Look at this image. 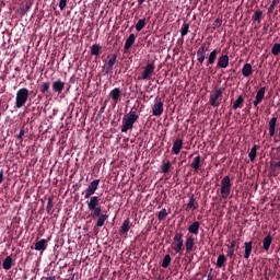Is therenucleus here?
<instances>
[{"mask_svg": "<svg viewBox=\"0 0 280 280\" xmlns=\"http://www.w3.org/2000/svg\"><path fill=\"white\" fill-rule=\"evenodd\" d=\"M172 248L174 249L175 254H183L185 252L184 234L182 232L175 233Z\"/></svg>", "mask_w": 280, "mask_h": 280, "instance_id": "obj_3", "label": "nucleus"}, {"mask_svg": "<svg viewBox=\"0 0 280 280\" xmlns=\"http://www.w3.org/2000/svg\"><path fill=\"white\" fill-rule=\"evenodd\" d=\"M280 54V44H273L271 47V55L278 56Z\"/></svg>", "mask_w": 280, "mask_h": 280, "instance_id": "obj_41", "label": "nucleus"}, {"mask_svg": "<svg viewBox=\"0 0 280 280\" xmlns=\"http://www.w3.org/2000/svg\"><path fill=\"white\" fill-rule=\"evenodd\" d=\"M189 33V24L185 23L182 27L180 34L185 37Z\"/></svg>", "mask_w": 280, "mask_h": 280, "instance_id": "obj_43", "label": "nucleus"}, {"mask_svg": "<svg viewBox=\"0 0 280 280\" xmlns=\"http://www.w3.org/2000/svg\"><path fill=\"white\" fill-rule=\"evenodd\" d=\"M199 205L196 203L195 195L191 194L186 210L189 211L190 209H197Z\"/></svg>", "mask_w": 280, "mask_h": 280, "instance_id": "obj_25", "label": "nucleus"}, {"mask_svg": "<svg viewBox=\"0 0 280 280\" xmlns=\"http://www.w3.org/2000/svg\"><path fill=\"white\" fill-rule=\"evenodd\" d=\"M271 244H272V236L271 235H267L265 237V240H262V249L268 252Z\"/></svg>", "mask_w": 280, "mask_h": 280, "instance_id": "obj_27", "label": "nucleus"}, {"mask_svg": "<svg viewBox=\"0 0 280 280\" xmlns=\"http://www.w3.org/2000/svg\"><path fill=\"white\" fill-rule=\"evenodd\" d=\"M276 159L278 161L273 163V172L280 171V147L276 149Z\"/></svg>", "mask_w": 280, "mask_h": 280, "instance_id": "obj_31", "label": "nucleus"}, {"mask_svg": "<svg viewBox=\"0 0 280 280\" xmlns=\"http://www.w3.org/2000/svg\"><path fill=\"white\" fill-rule=\"evenodd\" d=\"M230 65V57L228 55H222L218 60V68L225 69Z\"/></svg>", "mask_w": 280, "mask_h": 280, "instance_id": "obj_14", "label": "nucleus"}, {"mask_svg": "<svg viewBox=\"0 0 280 280\" xmlns=\"http://www.w3.org/2000/svg\"><path fill=\"white\" fill-rule=\"evenodd\" d=\"M279 137H280V132H279Z\"/></svg>", "mask_w": 280, "mask_h": 280, "instance_id": "obj_60", "label": "nucleus"}, {"mask_svg": "<svg viewBox=\"0 0 280 280\" xmlns=\"http://www.w3.org/2000/svg\"><path fill=\"white\" fill-rule=\"evenodd\" d=\"M154 70H155L154 62H149L144 68V71L142 72V75L139 78V80H142V81L150 80Z\"/></svg>", "mask_w": 280, "mask_h": 280, "instance_id": "obj_8", "label": "nucleus"}, {"mask_svg": "<svg viewBox=\"0 0 280 280\" xmlns=\"http://www.w3.org/2000/svg\"><path fill=\"white\" fill-rule=\"evenodd\" d=\"M98 185H100V179H95L92 183H90L89 187L85 190L84 198L90 199L91 197H93L95 191L98 189Z\"/></svg>", "mask_w": 280, "mask_h": 280, "instance_id": "obj_9", "label": "nucleus"}, {"mask_svg": "<svg viewBox=\"0 0 280 280\" xmlns=\"http://www.w3.org/2000/svg\"><path fill=\"white\" fill-rule=\"evenodd\" d=\"M166 217H167V211H166V209L164 208V209H162V210L159 212L158 219H159L160 221H164V220L166 219Z\"/></svg>", "mask_w": 280, "mask_h": 280, "instance_id": "obj_42", "label": "nucleus"}, {"mask_svg": "<svg viewBox=\"0 0 280 280\" xmlns=\"http://www.w3.org/2000/svg\"><path fill=\"white\" fill-rule=\"evenodd\" d=\"M139 115L137 112L131 110L122 118L121 132L127 133L129 130L133 129V125L138 121Z\"/></svg>", "mask_w": 280, "mask_h": 280, "instance_id": "obj_1", "label": "nucleus"}, {"mask_svg": "<svg viewBox=\"0 0 280 280\" xmlns=\"http://www.w3.org/2000/svg\"><path fill=\"white\" fill-rule=\"evenodd\" d=\"M13 265L14 264H13L12 256H8L2 262V268L8 271L12 268Z\"/></svg>", "mask_w": 280, "mask_h": 280, "instance_id": "obj_24", "label": "nucleus"}, {"mask_svg": "<svg viewBox=\"0 0 280 280\" xmlns=\"http://www.w3.org/2000/svg\"><path fill=\"white\" fill-rule=\"evenodd\" d=\"M226 257L224 254L220 255L219 258H218V261H217V266L219 268H222L224 266V264L226 262Z\"/></svg>", "mask_w": 280, "mask_h": 280, "instance_id": "obj_36", "label": "nucleus"}, {"mask_svg": "<svg viewBox=\"0 0 280 280\" xmlns=\"http://www.w3.org/2000/svg\"><path fill=\"white\" fill-rule=\"evenodd\" d=\"M25 131H24V127L20 130V133L18 136L19 139H22L24 136Z\"/></svg>", "mask_w": 280, "mask_h": 280, "instance_id": "obj_49", "label": "nucleus"}, {"mask_svg": "<svg viewBox=\"0 0 280 280\" xmlns=\"http://www.w3.org/2000/svg\"><path fill=\"white\" fill-rule=\"evenodd\" d=\"M28 90L23 88V89H20L18 92H16V97H15V107L16 108H22L27 100H28Z\"/></svg>", "mask_w": 280, "mask_h": 280, "instance_id": "obj_4", "label": "nucleus"}, {"mask_svg": "<svg viewBox=\"0 0 280 280\" xmlns=\"http://www.w3.org/2000/svg\"><path fill=\"white\" fill-rule=\"evenodd\" d=\"M275 8H276V7H275L273 4L269 5V9H268V11H267V14H271V13L273 12Z\"/></svg>", "mask_w": 280, "mask_h": 280, "instance_id": "obj_48", "label": "nucleus"}, {"mask_svg": "<svg viewBox=\"0 0 280 280\" xmlns=\"http://www.w3.org/2000/svg\"><path fill=\"white\" fill-rule=\"evenodd\" d=\"M259 149L258 145L252 147V151H249V161H255L257 156V150Z\"/></svg>", "mask_w": 280, "mask_h": 280, "instance_id": "obj_35", "label": "nucleus"}, {"mask_svg": "<svg viewBox=\"0 0 280 280\" xmlns=\"http://www.w3.org/2000/svg\"><path fill=\"white\" fill-rule=\"evenodd\" d=\"M192 280H200V279H192Z\"/></svg>", "mask_w": 280, "mask_h": 280, "instance_id": "obj_59", "label": "nucleus"}, {"mask_svg": "<svg viewBox=\"0 0 280 280\" xmlns=\"http://www.w3.org/2000/svg\"><path fill=\"white\" fill-rule=\"evenodd\" d=\"M171 261H172V257L168 254L165 255L163 262H162V267L167 268L171 265Z\"/></svg>", "mask_w": 280, "mask_h": 280, "instance_id": "obj_39", "label": "nucleus"}, {"mask_svg": "<svg viewBox=\"0 0 280 280\" xmlns=\"http://www.w3.org/2000/svg\"><path fill=\"white\" fill-rule=\"evenodd\" d=\"M101 46L95 44L91 47V55L92 56H98L100 55V51H101Z\"/></svg>", "mask_w": 280, "mask_h": 280, "instance_id": "obj_37", "label": "nucleus"}, {"mask_svg": "<svg viewBox=\"0 0 280 280\" xmlns=\"http://www.w3.org/2000/svg\"><path fill=\"white\" fill-rule=\"evenodd\" d=\"M195 237L192 235H187L186 236V242L184 244L186 253L189 254L194 250V246H195Z\"/></svg>", "mask_w": 280, "mask_h": 280, "instance_id": "obj_11", "label": "nucleus"}, {"mask_svg": "<svg viewBox=\"0 0 280 280\" xmlns=\"http://www.w3.org/2000/svg\"><path fill=\"white\" fill-rule=\"evenodd\" d=\"M207 2H208V0H205V2H203V3L206 4Z\"/></svg>", "mask_w": 280, "mask_h": 280, "instance_id": "obj_57", "label": "nucleus"}, {"mask_svg": "<svg viewBox=\"0 0 280 280\" xmlns=\"http://www.w3.org/2000/svg\"><path fill=\"white\" fill-rule=\"evenodd\" d=\"M261 16H262V11H260V9H257L256 11H254V15H252V20H254V22H261Z\"/></svg>", "mask_w": 280, "mask_h": 280, "instance_id": "obj_32", "label": "nucleus"}, {"mask_svg": "<svg viewBox=\"0 0 280 280\" xmlns=\"http://www.w3.org/2000/svg\"><path fill=\"white\" fill-rule=\"evenodd\" d=\"M26 9L28 10V9H30V5H27Z\"/></svg>", "mask_w": 280, "mask_h": 280, "instance_id": "obj_58", "label": "nucleus"}, {"mask_svg": "<svg viewBox=\"0 0 280 280\" xmlns=\"http://www.w3.org/2000/svg\"><path fill=\"white\" fill-rule=\"evenodd\" d=\"M67 7V0H60L59 2V8L61 11H63Z\"/></svg>", "mask_w": 280, "mask_h": 280, "instance_id": "obj_47", "label": "nucleus"}, {"mask_svg": "<svg viewBox=\"0 0 280 280\" xmlns=\"http://www.w3.org/2000/svg\"><path fill=\"white\" fill-rule=\"evenodd\" d=\"M46 280H56L55 277H47Z\"/></svg>", "mask_w": 280, "mask_h": 280, "instance_id": "obj_53", "label": "nucleus"}, {"mask_svg": "<svg viewBox=\"0 0 280 280\" xmlns=\"http://www.w3.org/2000/svg\"><path fill=\"white\" fill-rule=\"evenodd\" d=\"M107 60L108 61L106 62V65L103 68L105 75L109 74L113 71L114 66L117 61V56L115 54L108 55Z\"/></svg>", "mask_w": 280, "mask_h": 280, "instance_id": "obj_7", "label": "nucleus"}, {"mask_svg": "<svg viewBox=\"0 0 280 280\" xmlns=\"http://www.w3.org/2000/svg\"><path fill=\"white\" fill-rule=\"evenodd\" d=\"M145 26V19L139 20V22L136 25L137 32H141Z\"/></svg>", "mask_w": 280, "mask_h": 280, "instance_id": "obj_40", "label": "nucleus"}, {"mask_svg": "<svg viewBox=\"0 0 280 280\" xmlns=\"http://www.w3.org/2000/svg\"><path fill=\"white\" fill-rule=\"evenodd\" d=\"M166 280H173V279H172V277L168 276V277L166 278Z\"/></svg>", "mask_w": 280, "mask_h": 280, "instance_id": "obj_54", "label": "nucleus"}, {"mask_svg": "<svg viewBox=\"0 0 280 280\" xmlns=\"http://www.w3.org/2000/svg\"><path fill=\"white\" fill-rule=\"evenodd\" d=\"M50 83L49 82H44L40 85V93L46 94L49 92Z\"/></svg>", "mask_w": 280, "mask_h": 280, "instance_id": "obj_38", "label": "nucleus"}, {"mask_svg": "<svg viewBox=\"0 0 280 280\" xmlns=\"http://www.w3.org/2000/svg\"><path fill=\"white\" fill-rule=\"evenodd\" d=\"M131 226H132V223L130 222V220L129 219L125 220L121 228H120L119 234L120 235H127V233L129 232Z\"/></svg>", "mask_w": 280, "mask_h": 280, "instance_id": "obj_19", "label": "nucleus"}, {"mask_svg": "<svg viewBox=\"0 0 280 280\" xmlns=\"http://www.w3.org/2000/svg\"><path fill=\"white\" fill-rule=\"evenodd\" d=\"M213 279V277H212V273L210 272L209 275H208V280H212Z\"/></svg>", "mask_w": 280, "mask_h": 280, "instance_id": "obj_52", "label": "nucleus"}, {"mask_svg": "<svg viewBox=\"0 0 280 280\" xmlns=\"http://www.w3.org/2000/svg\"><path fill=\"white\" fill-rule=\"evenodd\" d=\"M223 93H224V89H215L214 91H212L210 95L209 104L212 107H219L221 105Z\"/></svg>", "mask_w": 280, "mask_h": 280, "instance_id": "obj_5", "label": "nucleus"}, {"mask_svg": "<svg viewBox=\"0 0 280 280\" xmlns=\"http://www.w3.org/2000/svg\"><path fill=\"white\" fill-rule=\"evenodd\" d=\"M52 207H54L52 201H51L50 198H48V203H47L46 210H47V212H48L49 214L52 213V211H51Z\"/></svg>", "mask_w": 280, "mask_h": 280, "instance_id": "obj_45", "label": "nucleus"}, {"mask_svg": "<svg viewBox=\"0 0 280 280\" xmlns=\"http://www.w3.org/2000/svg\"><path fill=\"white\" fill-rule=\"evenodd\" d=\"M110 98L115 102V104L118 103L119 97L121 96V91L119 88L114 89L110 94Z\"/></svg>", "mask_w": 280, "mask_h": 280, "instance_id": "obj_22", "label": "nucleus"}, {"mask_svg": "<svg viewBox=\"0 0 280 280\" xmlns=\"http://www.w3.org/2000/svg\"><path fill=\"white\" fill-rule=\"evenodd\" d=\"M183 140L182 139H177L175 142H174V145H173V152L177 155L180 153V150L183 148Z\"/></svg>", "mask_w": 280, "mask_h": 280, "instance_id": "obj_26", "label": "nucleus"}, {"mask_svg": "<svg viewBox=\"0 0 280 280\" xmlns=\"http://www.w3.org/2000/svg\"><path fill=\"white\" fill-rule=\"evenodd\" d=\"M92 218L97 219L96 226L102 228L105 224V221L109 218V215L100 212V215H92Z\"/></svg>", "mask_w": 280, "mask_h": 280, "instance_id": "obj_15", "label": "nucleus"}, {"mask_svg": "<svg viewBox=\"0 0 280 280\" xmlns=\"http://www.w3.org/2000/svg\"><path fill=\"white\" fill-rule=\"evenodd\" d=\"M279 2H280L279 0H272L271 5L276 7L279 4Z\"/></svg>", "mask_w": 280, "mask_h": 280, "instance_id": "obj_51", "label": "nucleus"}, {"mask_svg": "<svg viewBox=\"0 0 280 280\" xmlns=\"http://www.w3.org/2000/svg\"><path fill=\"white\" fill-rule=\"evenodd\" d=\"M232 189V183L230 176H225L221 182V195L223 199L229 198Z\"/></svg>", "mask_w": 280, "mask_h": 280, "instance_id": "obj_6", "label": "nucleus"}, {"mask_svg": "<svg viewBox=\"0 0 280 280\" xmlns=\"http://www.w3.org/2000/svg\"><path fill=\"white\" fill-rule=\"evenodd\" d=\"M66 83L62 82L61 80H57L52 83V91L55 93L61 94L62 91L65 90Z\"/></svg>", "mask_w": 280, "mask_h": 280, "instance_id": "obj_16", "label": "nucleus"}, {"mask_svg": "<svg viewBox=\"0 0 280 280\" xmlns=\"http://www.w3.org/2000/svg\"><path fill=\"white\" fill-rule=\"evenodd\" d=\"M135 42H136V36L131 34L126 40V44L124 47L125 54L129 51V49L133 46Z\"/></svg>", "mask_w": 280, "mask_h": 280, "instance_id": "obj_21", "label": "nucleus"}, {"mask_svg": "<svg viewBox=\"0 0 280 280\" xmlns=\"http://www.w3.org/2000/svg\"><path fill=\"white\" fill-rule=\"evenodd\" d=\"M70 280H74V275L71 277V279Z\"/></svg>", "mask_w": 280, "mask_h": 280, "instance_id": "obj_56", "label": "nucleus"}, {"mask_svg": "<svg viewBox=\"0 0 280 280\" xmlns=\"http://www.w3.org/2000/svg\"><path fill=\"white\" fill-rule=\"evenodd\" d=\"M277 121H278L277 117H273L271 118V120H269V137H275Z\"/></svg>", "mask_w": 280, "mask_h": 280, "instance_id": "obj_20", "label": "nucleus"}, {"mask_svg": "<svg viewBox=\"0 0 280 280\" xmlns=\"http://www.w3.org/2000/svg\"><path fill=\"white\" fill-rule=\"evenodd\" d=\"M3 179H4L3 172H2V171H0V185H1V183L3 182Z\"/></svg>", "mask_w": 280, "mask_h": 280, "instance_id": "obj_50", "label": "nucleus"}, {"mask_svg": "<svg viewBox=\"0 0 280 280\" xmlns=\"http://www.w3.org/2000/svg\"><path fill=\"white\" fill-rule=\"evenodd\" d=\"M242 73L245 78H248L249 75L253 74V67L249 63H245L243 67Z\"/></svg>", "mask_w": 280, "mask_h": 280, "instance_id": "obj_30", "label": "nucleus"}, {"mask_svg": "<svg viewBox=\"0 0 280 280\" xmlns=\"http://www.w3.org/2000/svg\"><path fill=\"white\" fill-rule=\"evenodd\" d=\"M209 45L207 44H202L199 48V50L197 51V58H198V62L202 66L205 60H206V56L207 52L210 50L209 49Z\"/></svg>", "mask_w": 280, "mask_h": 280, "instance_id": "obj_10", "label": "nucleus"}, {"mask_svg": "<svg viewBox=\"0 0 280 280\" xmlns=\"http://www.w3.org/2000/svg\"><path fill=\"white\" fill-rule=\"evenodd\" d=\"M164 112V105L161 101L156 102L152 107L153 116H161Z\"/></svg>", "mask_w": 280, "mask_h": 280, "instance_id": "obj_13", "label": "nucleus"}, {"mask_svg": "<svg viewBox=\"0 0 280 280\" xmlns=\"http://www.w3.org/2000/svg\"><path fill=\"white\" fill-rule=\"evenodd\" d=\"M220 54L219 49H214L208 57V61L206 63L207 67L213 66L217 61L218 55Z\"/></svg>", "mask_w": 280, "mask_h": 280, "instance_id": "obj_17", "label": "nucleus"}, {"mask_svg": "<svg viewBox=\"0 0 280 280\" xmlns=\"http://www.w3.org/2000/svg\"><path fill=\"white\" fill-rule=\"evenodd\" d=\"M235 246H236V241H233V242L231 243L230 250H229V256H230L231 258L234 256Z\"/></svg>", "mask_w": 280, "mask_h": 280, "instance_id": "obj_44", "label": "nucleus"}, {"mask_svg": "<svg viewBox=\"0 0 280 280\" xmlns=\"http://www.w3.org/2000/svg\"><path fill=\"white\" fill-rule=\"evenodd\" d=\"M203 161H205V160H202V158H201L200 155H197V156L194 159V161H192V163H191V165H190L191 168H194L195 172H198V171L200 170V167L202 166Z\"/></svg>", "mask_w": 280, "mask_h": 280, "instance_id": "obj_18", "label": "nucleus"}, {"mask_svg": "<svg viewBox=\"0 0 280 280\" xmlns=\"http://www.w3.org/2000/svg\"><path fill=\"white\" fill-rule=\"evenodd\" d=\"M222 22H223V21H222L221 19H217V20L214 21V23H213V28L217 30V28L221 27Z\"/></svg>", "mask_w": 280, "mask_h": 280, "instance_id": "obj_46", "label": "nucleus"}, {"mask_svg": "<svg viewBox=\"0 0 280 280\" xmlns=\"http://www.w3.org/2000/svg\"><path fill=\"white\" fill-rule=\"evenodd\" d=\"M252 252H253V242H246L244 258L248 259L250 257Z\"/></svg>", "mask_w": 280, "mask_h": 280, "instance_id": "obj_29", "label": "nucleus"}, {"mask_svg": "<svg viewBox=\"0 0 280 280\" xmlns=\"http://www.w3.org/2000/svg\"><path fill=\"white\" fill-rule=\"evenodd\" d=\"M199 230H200V222L196 221L194 222L189 228H188V232L194 234V235H198L199 234Z\"/></svg>", "mask_w": 280, "mask_h": 280, "instance_id": "obj_23", "label": "nucleus"}, {"mask_svg": "<svg viewBox=\"0 0 280 280\" xmlns=\"http://www.w3.org/2000/svg\"><path fill=\"white\" fill-rule=\"evenodd\" d=\"M171 168H172V164L167 161H163V164L161 166V170H162V173L164 174H168L171 172Z\"/></svg>", "mask_w": 280, "mask_h": 280, "instance_id": "obj_33", "label": "nucleus"}, {"mask_svg": "<svg viewBox=\"0 0 280 280\" xmlns=\"http://www.w3.org/2000/svg\"><path fill=\"white\" fill-rule=\"evenodd\" d=\"M266 88H260L258 92H256V100H254V105L257 107L265 98Z\"/></svg>", "mask_w": 280, "mask_h": 280, "instance_id": "obj_12", "label": "nucleus"}, {"mask_svg": "<svg viewBox=\"0 0 280 280\" xmlns=\"http://www.w3.org/2000/svg\"><path fill=\"white\" fill-rule=\"evenodd\" d=\"M15 71H20L19 67L15 68Z\"/></svg>", "mask_w": 280, "mask_h": 280, "instance_id": "obj_55", "label": "nucleus"}, {"mask_svg": "<svg viewBox=\"0 0 280 280\" xmlns=\"http://www.w3.org/2000/svg\"><path fill=\"white\" fill-rule=\"evenodd\" d=\"M244 107V97L240 96L233 104V108L237 109V108H243Z\"/></svg>", "mask_w": 280, "mask_h": 280, "instance_id": "obj_34", "label": "nucleus"}, {"mask_svg": "<svg viewBox=\"0 0 280 280\" xmlns=\"http://www.w3.org/2000/svg\"><path fill=\"white\" fill-rule=\"evenodd\" d=\"M90 200L86 201L88 208L91 212V217L100 215V213H103V207L101 206L100 201L101 198L98 196H93L89 198Z\"/></svg>", "mask_w": 280, "mask_h": 280, "instance_id": "obj_2", "label": "nucleus"}, {"mask_svg": "<svg viewBox=\"0 0 280 280\" xmlns=\"http://www.w3.org/2000/svg\"><path fill=\"white\" fill-rule=\"evenodd\" d=\"M47 248V241L46 240H40L36 242L35 244V249L38 252H44Z\"/></svg>", "mask_w": 280, "mask_h": 280, "instance_id": "obj_28", "label": "nucleus"}]
</instances>
